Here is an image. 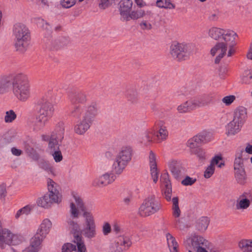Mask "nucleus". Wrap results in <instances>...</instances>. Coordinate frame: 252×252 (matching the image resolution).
Listing matches in <instances>:
<instances>
[{"mask_svg": "<svg viewBox=\"0 0 252 252\" xmlns=\"http://www.w3.org/2000/svg\"><path fill=\"white\" fill-rule=\"evenodd\" d=\"M245 153L244 148L242 146L238 147L235 153L234 161L244 162Z\"/></svg>", "mask_w": 252, "mask_h": 252, "instance_id": "37998d69", "label": "nucleus"}, {"mask_svg": "<svg viewBox=\"0 0 252 252\" xmlns=\"http://www.w3.org/2000/svg\"><path fill=\"white\" fill-rule=\"evenodd\" d=\"M169 168L173 176L176 179H179L185 175V169L180 162L176 160H171L168 163Z\"/></svg>", "mask_w": 252, "mask_h": 252, "instance_id": "a211bd4d", "label": "nucleus"}, {"mask_svg": "<svg viewBox=\"0 0 252 252\" xmlns=\"http://www.w3.org/2000/svg\"><path fill=\"white\" fill-rule=\"evenodd\" d=\"M201 107L209 105L214 100V96L212 94H206L201 97L198 98Z\"/></svg>", "mask_w": 252, "mask_h": 252, "instance_id": "e433bc0d", "label": "nucleus"}, {"mask_svg": "<svg viewBox=\"0 0 252 252\" xmlns=\"http://www.w3.org/2000/svg\"><path fill=\"white\" fill-rule=\"evenodd\" d=\"M166 238L169 251L178 250L179 245L175 238L169 233L166 234Z\"/></svg>", "mask_w": 252, "mask_h": 252, "instance_id": "2f4dec72", "label": "nucleus"}, {"mask_svg": "<svg viewBox=\"0 0 252 252\" xmlns=\"http://www.w3.org/2000/svg\"><path fill=\"white\" fill-rule=\"evenodd\" d=\"M150 171L153 182L156 183L158 179V171L157 167L150 168Z\"/></svg>", "mask_w": 252, "mask_h": 252, "instance_id": "0e129e2a", "label": "nucleus"}, {"mask_svg": "<svg viewBox=\"0 0 252 252\" xmlns=\"http://www.w3.org/2000/svg\"><path fill=\"white\" fill-rule=\"evenodd\" d=\"M234 172L245 170L244 162L234 161Z\"/></svg>", "mask_w": 252, "mask_h": 252, "instance_id": "4d7b16f0", "label": "nucleus"}, {"mask_svg": "<svg viewBox=\"0 0 252 252\" xmlns=\"http://www.w3.org/2000/svg\"><path fill=\"white\" fill-rule=\"evenodd\" d=\"M215 171V166H213L210 164L207 167L204 171V176L205 178H209L214 174Z\"/></svg>", "mask_w": 252, "mask_h": 252, "instance_id": "680f3d73", "label": "nucleus"}, {"mask_svg": "<svg viewBox=\"0 0 252 252\" xmlns=\"http://www.w3.org/2000/svg\"><path fill=\"white\" fill-rule=\"evenodd\" d=\"M75 244V245L69 243L64 244L62 247V252H72L74 250L77 251L76 248L77 246L76 244Z\"/></svg>", "mask_w": 252, "mask_h": 252, "instance_id": "3c124183", "label": "nucleus"}, {"mask_svg": "<svg viewBox=\"0 0 252 252\" xmlns=\"http://www.w3.org/2000/svg\"><path fill=\"white\" fill-rule=\"evenodd\" d=\"M224 33V29L215 27H212L208 31L209 36L215 40L219 39Z\"/></svg>", "mask_w": 252, "mask_h": 252, "instance_id": "c756f323", "label": "nucleus"}, {"mask_svg": "<svg viewBox=\"0 0 252 252\" xmlns=\"http://www.w3.org/2000/svg\"><path fill=\"white\" fill-rule=\"evenodd\" d=\"M247 118V109L243 106L237 107L234 111L232 120L226 126L227 135H234L238 133L241 130Z\"/></svg>", "mask_w": 252, "mask_h": 252, "instance_id": "20e7f679", "label": "nucleus"}, {"mask_svg": "<svg viewBox=\"0 0 252 252\" xmlns=\"http://www.w3.org/2000/svg\"><path fill=\"white\" fill-rule=\"evenodd\" d=\"M64 126L63 122H59L49 140L48 149L50 152L59 150L60 143L64 137Z\"/></svg>", "mask_w": 252, "mask_h": 252, "instance_id": "6e6552de", "label": "nucleus"}, {"mask_svg": "<svg viewBox=\"0 0 252 252\" xmlns=\"http://www.w3.org/2000/svg\"><path fill=\"white\" fill-rule=\"evenodd\" d=\"M238 247L242 252H252V239L240 240L238 243Z\"/></svg>", "mask_w": 252, "mask_h": 252, "instance_id": "bb28decb", "label": "nucleus"}, {"mask_svg": "<svg viewBox=\"0 0 252 252\" xmlns=\"http://www.w3.org/2000/svg\"><path fill=\"white\" fill-rule=\"evenodd\" d=\"M141 29L144 30H149L152 28V25L149 21L143 20L140 24Z\"/></svg>", "mask_w": 252, "mask_h": 252, "instance_id": "338daca9", "label": "nucleus"}, {"mask_svg": "<svg viewBox=\"0 0 252 252\" xmlns=\"http://www.w3.org/2000/svg\"><path fill=\"white\" fill-rule=\"evenodd\" d=\"M172 215L174 218V224L176 227H179L180 226L181 221L180 217L181 215V211L179 206V199L177 197H173L172 199Z\"/></svg>", "mask_w": 252, "mask_h": 252, "instance_id": "4be33fe9", "label": "nucleus"}, {"mask_svg": "<svg viewBox=\"0 0 252 252\" xmlns=\"http://www.w3.org/2000/svg\"><path fill=\"white\" fill-rule=\"evenodd\" d=\"M113 231L117 235L124 233V229L122 225L118 222H114L112 226Z\"/></svg>", "mask_w": 252, "mask_h": 252, "instance_id": "6e6d98bb", "label": "nucleus"}, {"mask_svg": "<svg viewBox=\"0 0 252 252\" xmlns=\"http://www.w3.org/2000/svg\"><path fill=\"white\" fill-rule=\"evenodd\" d=\"M112 231V228L110 224L107 222H105L103 224L102 227V232L104 235L106 236L108 235Z\"/></svg>", "mask_w": 252, "mask_h": 252, "instance_id": "e2e57ef3", "label": "nucleus"}, {"mask_svg": "<svg viewBox=\"0 0 252 252\" xmlns=\"http://www.w3.org/2000/svg\"><path fill=\"white\" fill-rule=\"evenodd\" d=\"M85 225H95L94 218L92 213L87 210L83 211Z\"/></svg>", "mask_w": 252, "mask_h": 252, "instance_id": "f704fd0d", "label": "nucleus"}, {"mask_svg": "<svg viewBox=\"0 0 252 252\" xmlns=\"http://www.w3.org/2000/svg\"><path fill=\"white\" fill-rule=\"evenodd\" d=\"M71 195L74 202H71L70 204V217L73 219H78L80 216V210L82 212L85 211L84 202L80 195L76 192L73 191Z\"/></svg>", "mask_w": 252, "mask_h": 252, "instance_id": "9b49d317", "label": "nucleus"}, {"mask_svg": "<svg viewBox=\"0 0 252 252\" xmlns=\"http://www.w3.org/2000/svg\"><path fill=\"white\" fill-rule=\"evenodd\" d=\"M237 36V33L233 31L224 30V33L222 35L224 41L222 42L228 46V52L227 54L228 57L232 56L236 51L235 46L236 44L235 39Z\"/></svg>", "mask_w": 252, "mask_h": 252, "instance_id": "ddd939ff", "label": "nucleus"}, {"mask_svg": "<svg viewBox=\"0 0 252 252\" xmlns=\"http://www.w3.org/2000/svg\"><path fill=\"white\" fill-rule=\"evenodd\" d=\"M11 83L13 94L18 100L24 102L30 97V86L26 75L23 73L16 74Z\"/></svg>", "mask_w": 252, "mask_h": 252, "instance_id": "f03ea898", "label": "nucleus"}, {"mask_svg": "<svg viewBox=\"0 0 252 252\" xmlns=\"http://www.w3.org/2000/svg\"><path fill=\"white\" fill-rule=\"evenodd\" d=\"M37 205L44 208H48L53 204L50 199V197L46 194L39 198L37 201Z\"/></svg>", "mask_w": 252, "mask_h": 252, "instance_id": "473e14b6", "label": "nucleus"}, {"mask_svg": "<svg viewBox=\"0 0 252 252\" xmlns=\"http://www.w3.org/2000/svg\"><path fill=\"white\" fill-rule=\"evenodd\" d=\"M47 187L48 192H60L61 189L59 186L50 178L47 179Z\"/></svg>", "mask_w": 252, "mask_h": 252, "instance_id": "79ce46f5", "label": "nucleus"}, {"mask_svg": "<svg viewBox=\"0 0 252 252\" xmlns=\"http://www.w3.org/2000/svg\"><path fill=\"white\" fill-rule=\"evenodd\" d=\"M168 135V132L166 127L163 126H160V127L156 134L158 142L165 140Z\"/></svg>", "mask_w": 252, "mask_h": 252, "instance_id": "72a5a7b5", "label": "nucleus"}, {"mask_svg": "<svg viewBox=\"0 0 252 252\" xmlns=\"http://www.w3.org/2000/svg\"><path fill=\"white\" fill-rule=\"evenodd\" d=\"M190 153L191 154L195 155L200 159H203L205 158V151L200 148H197L196 149H194L193 150L190 151Z\"/></svg>", "mask_w": 252, "mask_h": 252, "instance_id": "864d4df0", "label": "nucleus"}, {"mask_svg": "<svg viewBox=\"0 0 252 252\" xmlns=\"http://www.w3.org/2000/svg\"><path fill=\"white\" fill-rule=\"evenodd\" d=\"M149 159L150 168L157 167L156 155L152 151L150 152Z\"/></svg>", "mask_w": 252, "mask_h": 252, "instance_id": "bf43d9fd", "label": "nucleus"}, {"mask_svg": "<svg viewBox=\"0 0 252 252\" xmlns=\"http://www.w3.org/2000/svg\"><path fill=\"white\" fill-rule=\"evenodd\" d=\"M252 203V191L249 190L244 192L239 196L236 201V209L244 211L247 209Z\"/></svg>", "mask_w": 252, "mask_h": 252, "instance_id": "4468645a", "label": "nucleus"}, {"mask_svg": "<svg viewBox=\"0 0 252 252\" xmlns=\"http://www.w3.org/2000/svg\"><path fill=\"white\" fill-rule=\"evenodd\" d=\"M117 244L123 247L120 248L121 251H123L128 250L132 245V242L129 237L122 236L118 238Z\"/></svg>", "mask_w": 252, "mask_h": 252, "instance_id": "c85d7f7f", "label": "nucleus"}, {"mask_svg": "<svg viewBox=\"0 0 252 252\" xmlns=\"http://www.w3.org/2000/svg\"><path fill=\"white\" fill-rule=\"evenodd\" d=\"M210 223V220L206 217H202L198 219L195 223V228L200 232H204Z\"/></svg>", "mask_w": 252, "mask_h": 252, "instance_id": "a878e982", "label": "nucleus"}, {"mask_svg": "<svg viewBox=\"0 0 252 252\" xmlns=\"http://www.w3.org/2000/svg\"><path fill=\"white\" fill-rule=\"evenodd\" d=\"M243 83L250 84L252 83V68L245 70L241 77Z\"/></svg>", "mask_w": 252, "mask_h": 252, "instance_id": "a18cd8bd", "label": "nucleus"}, {"mask_svg": "<svg viewBox=\"0 0 252 252\" xmlns=\"http://www.w3.org/2000/svg\"><path fill=\"white\" fill-rule=\"evenodd\" d=\"M189 111L193 110L197 108L201 107L199 99L198 98H192L186 101Z\"/></svg>", "mask_w": 252, "mask_h": 252, "instance_id": "49530a36", "label": "nucleus"}, {"mask_svg": "<svg viewBox=\"0 0 252 252\" xmlns=\"http://www.w3.org/2000/svg\"><path fill=\"white\" fill-rule=\"evenodd\" d=\"M82 233L86 238H94L96 235V225H85Z\"/></svg>", "mask_w": 252, "mask_h": 252, "instance_id": "7c9ffc66", "label": "nucleus"}, {"mask_svg": "<svg viewBox=\"0 0 252 252\" xmlns=\"http://www.w3.org/2000/svg\"><path fill=\"white\" fill-rule=\"evenodd\" d=\"M97 113V105L95 102H92L85 107L82 118L93 123Z\"/></svg>", "mask_w": 252, "mask_h": 252, "instance_id": "6ab92c4d", "label": "nucleus"}, {"mask_svg": "<svg viewBox=\"0 0 252 252\" xmlns=\"http://www.w3.org/2000/svg\"><path fill=\"white\" fill-rule=\"evenodd\" d=\"M196 180L195 178L187 176L182 181V184L184 186H191L193 184Z\"/></svg>", "mask_w": 252, "mask_h": 252, "instance_id": "774afa93", "label": "nucleus"}, {"mask_svg": "<svg viewBox=\"0 0 252 252\" xmlns=\"http://www.w3.org/2000/svg\"><path fill=\"white\" fill-rule=\"evenodd\" d=\"M236 99V96L234 95H229L223 97L222 99V102L226 106L230 105Z\"/></svg>", "mask_w": 252, "mask_h": 252, "instance_id": "603ef678", "label": "nucleus"}, {"mask_svg": "<svg viewBox=\"0 0 252 252\" xmlns=\"http://www.w3.org/2000/svg\"><path fill=\"white\" fill-rule=\"evenodd\" d=\"M77 0H61V5L65 8H69L73 6Z\"/></svg>", "mask_w": 252, "mask_h": 252, "instance_id": "13d9d810", "label": "nucleus"}, {"mask_svg": "<svg viewBox=\"0 0 252 252\" xmlns=\"http://www.w3.org/2000/svg\"><path fill=\"white\" fill-rule=\"evenodd\" d=\"M67 222L68 228L73 234V242L77 246V252H87L86 248L81 234L79 225L71 219H68Z\"/></svg>", "mask_w": 252, "mask_h": 252, "instance_id": "1a4fd4ad", "label": "nucleus"}, {"mask_svg": "<svg viewBox=\"0 0 252 252\" xmlns=\"http://www.w3.org/2000/svg\"><path fill=\"white\" fill-rule=\"evenodd\" d=\"M160 182L161 186L164 190L165 198L167 201L171 200L172 188L169 175L167 173L161 175Z\"/></svg>", "mask_w": 252, "mask_h": 252, "instance_id": "f3484780", "label": "nucleus"}, {"mask_svg": "<svg viewBox=\"0 0 252 252\" xmlns=\"http://www.w3.org/2000/svg\"><path fill=\"white\" fill-rule=\"evenodd\" d=\"M52 227V223L49 219H44L40 224L37 231L36 234L45 238L49 234Z\"/></svg>", "mask_w": 252, "mask_h": 252, "instance_id": "aec40b11", "label": "nucleus"}, {"mask_svg": "<svg viewBox=\"0 0 252 252\" xmlns=\"http://www.w3.org/2000/svg\"><path fill=\"white\" fill-rule=\"evenodd\" d=\"M122 203L126 206H129L132 201L133 195L131 191L127 189H124L120 193Z\"/></svg>", "mask_w": 252, "mask_h": 252, "instance_id": "393cba45", "label": "nucleus"}, {"mask_svg": "<svg viewBox=\"0 0 252 252\" xmlns=\"http://www.w3.org/2000/svg\"><path fill=\"white\" fill-rule=\"evenodd\" d=\"M184 245L187 249L192 247L196 252H219L211 242L198 235L186 237L184 241Z\"/></svg>", "mask_w": 252, "mask_h": 252, "instance_id": "7ed1b4c3", "label": "nucleus"}, {"mask_svg": "<svg viewBox=\"0 0 252 252\" xmlns=\"http://www.w3.org/2000/svg\"><path fill=\"white\" fill-rule=\"evenodd\" d=\"M228 52V46L224 43L220 42L217 43L211 49L210 53L212 56H216L215 62L216 63H218L225 55L227 56Z\"/></svg>", "mask_w": 252, "mask_h": 252, "instance_id": "dca6fc26", "label": "nucleus"}, {"mask_svg": "<svg viewBox=\"0 0 252 252\" xmlns=\"http://www.w3.org/2000/svg\"><path fill=\"white\" fill-rule=\"evenodd\" d=\"M53 157L54 159L56 162H60L63 159V156L61 152L59 150H56L50 153Z\"/></svg>", "mask_w": 252, "mask_h": 252, "instance_id": "052dcab7", "label": "nucleus"}, {"mask_svg": "<svg viewBox=\"0 0 252 252\" xmlns=\"http://www.w3.org/2000/svg\"><path fill=\"white\" fill-rule=\"evenodd\" d=\"M160 209V203L154 194L145 198L138 209V214L142 217H149L158 212Z\"/></svg>", "mask_w": 252, "mask_h": 252, "instance_id": "0eeeda50", "label": "nucleus"}, {"mask_svg": "<svg viewBox=\"0 0 252 252\" xmlns=\"http://www.w3.org/2000/svg\"><path fill=\"white\" fill-rule=\"evenodd\" d=\"M68 97L73 104L83 103L86 101L87 96L85 92L73 90L68 93Z\"/></svg>", "mask_w": 252, "mask_h": 252, "instance_id": "412c9836", "label": "nucleus"}, {"mask_svg": "<svg viewBox=\"0 0 252 252\" xmlns=\"http://www.w3.org/2000/svg\"><path fill=\"white\" fill-rule=\"evenodd\" d=\"M39 167L46 171L48 174L55 176V169L46 161H42L39 164Z\"/></svg>", "mask_w": 252, "mask_h": 252, "instance_id": "de8ad7c7", "label": "nucleus"}, {"mask_svg": "<svg viewBox=\"0 0 252 252\" xmlns=\"http://www.w3.org/2000/svg\"><path fill=\"white\" fill-rule=\"evenodd\" d=\"M12 83L6 77H0V95L9 92L11 88Z\"/></svg>", "mask_w": 252, "mask_h": 252, "instance_id": "cd10ccee", "label": "nucleus"}, {"mask_svg": "<svg viewBox=\"0 0 252 252\" xmlns=\"http://www.w3.org/2000/svg\"><path fill=\"white\" fill-rule=\"evenodd\" d=\"M81 113V108L79 105H75L71 111V114L74 117H79Z\"/></svg>", "mask_w": 252, "mask_h": 252, "instance_id": "69168bd1", "label": "nucleus"}, {"mask_svg": "<svg viewBox=\"0 0 252 252\" xmlns=\"http://www.w3.org/2000/svg\"><path fill=\"white\" fill-rule=\"evenodd\" d=\"M120 11L122 18H127V14L132 7V2L131 0H122L120 3Z\"/></svg>", "mask_w": 252, "mask_h": 252, "instance_id": "b1692460", "label": "nucleus"}, {"mask_svg": "<svg viewBox=\"0 0 252 252\" xmlns=\"http://www.w3.org/2000/svg\"><path fill=\"white\" fill-rule=\"evenodd\" d=\"M38 113L29 119V124L32 130L37 132L43 129L54 112L53 105L45 97L38 102Z\"/></svg>", "mask_w": 252, "mask_h": 252, "instance_id": "f257e3e1", "label": "nucleus"}, {"mask_svg": "<svg viewBox=\"0 0 252 252\" xmlns=\"http://www.w3.org/2000/svg\"><path fill=\"white\" fill-rule=\"evenodd\" d=\"M92 123L82 118L74 125V131L79 135H83L90 128Z\"/></svg>", "mask_w": 252, "mask_h": 252, "instance_id": "5701e85b", "label": "nucleus"}, {"mask_svg": "<svg viewBox=\"0 0 252 252\" xmlns=\"http://www.w3.org/2000/svg\"><path fill=\"white\" fill-rule=\"evenodd\" d=\"M234 177L237 183L244 185L247 180V175L245 170L234 172Z\"/></svg>", "mask_w": 252, "mask_h": 252, "instance_id": "4c0bfd02", "label": "nucleus"}, {"mask_svg": "<svg viewBox=\"0 0 252 252\" xmlns=\"http://www.w3.org/2000/svg\"><path fill=\"white\" fill-rule=\"evenodd\" d=\"M46 194L49 195L52 203H59L62 200V195L60 192H49Z\"/></svg>", "mask_w": 252, "mask_h": 252, "instance_id": "8fccbe9b", "label": "nucleus"}, {"mask_svg": "<svg viewBox=\"0 0 252 252\" xmlns=\"http://www.w3.org/2000/svg\"><path fill=\"white\" fill-rule=\"evenodd\" d=\"M22 242V238L16 234H14L9 230L4 228L0 232V246L3 247L4 244L8 245H17Z\"/></svg>", "mask_w": 252, "mask_h": 252, "instance_id": "f8f14e48", "label": "nucleus"}, {"mask_svg": "<svg viewBox=\"0 0 252 252\" xmlns=\"http://www.w3.org/2000/svg\"><path fill=\"white\" fill-rule=\"evenodd\" d=\"M44 239V238H42V237H40L39 235L37 237L34 236L32 237L31 240L29 247H32V248H34L37 250V252H38L39 250V247Z\"/></svg>", "mask_w": 252, "mask_h": 252, "instance_id": "c03bdc74", "label": "nucleus"}, {"mask_svg": "<svg viewBox=\"0 0 252 252\" xmlns=\"http://www.w3.org/2000/svg\"><path fill=\"white\" fill-rule=\"evenodd\" d=\"M17 118V115L13 110H9L5 112L4 122L6 123H12Z\"/></svg>", "mask_w": 252, "mask_h": 252, "instance_id": "09e8293b", "label": "nucleus"}, {"mask_svg": "<svg viewBox=\"0 0 252 252\" xmlns=\"http://www.w3.org/2000/svg\"><path fill=\"white\" fill-rule=\"evenodd\" d=\"M157 6L159 8L165 9H174L175 5L171 2L170 0H157Z\"/></svg>", "mask_w": 252, "mask_h": 252, "instance_id": "58836bf2", "label": "nucleus"}, {"mask_svg": "<svg viewBox=\"0 0 252 252\" xmlns=\"http://www.w3.org/2000/svg\"><path fill=\"white\" fill-rule=\"evenodd\" d=\"M133 150L130 146L123 147L117 156L113 164V170L117 174H121L128 163L131 161Z\"/></svg>", "mask_w": 252, "mask_h": 252, "instance_id": "423d86ee", "label": "nucleus"}, {"mask_svg": "<svg viewBox=\"0 0 252 252\" xmlns=\"http://www.w3.org/2000/svg\"><path fill=\"white\" fill-rule=\"evenodd\" d=\"M145 15V11L142 10L137 11H133L127 14V18H123L124 20L129 21L130 19H137L143 17Z\"/></svg>", "mask_w": 252, "mask_h": 252, "instance_id": "c9c22d12", "label": "nucleus"}, {"mask_svg": "<svg viewBox=\"0 0 252 252\" xmlns=\"http://www.w3.org/2000/svg\"><path fill=\"white\" fill-rule=\"evenodd\" d=\"M153 134L154 131L152 129L145 131L142 134L141 142L146 145L150 144L152 141Z\"/></svg>", "mask_w": 252, "mask_h": 252, "instance_id": "ea45409f", "label": "nucleus"}, {"mask_svg": "<svg viewBox=\"0 0 252 252\" xmlns=\"http://www.w3.org/2000/svg\"><path fill=\"white\" fill-rule=\"evenodd\" d=\"M13 34L16 39L17 50L21 52H25L30 46V35L28 29L24 24H16L14 27Z\"/></svg>", "mask_w": 252, "mask_h": 252, "instance_id": "39448f33", "label": "nucleus"}, {"mask_svg": "<svg viewBox=\"0 0 252 252\" xmlns=\"http://www.w3.org/2000/svg\"><path fill=\"white\" fill-rule=\"evenodd\" d=\"M191 52L190 47L183 44H172L170 47V54L178 61L185 60Z\"/></svg>", "mask_w": 252, "mask_h": 252, "instance_id": "9d476101", "label": "nucleus"}, {"mask_svg": "<svg viewBox=\"0 0 252 252\" xmlns=\"http://www.w3.org/2000/svg\"><path fill=\"white\" fill-rule=\"evenodd\" d=\"M116 179L113 173H105L94 179L92 182L93 186L96 188H103L112 184Z\"/></svg>", "mask_w": 252, "mask_h": 252, "instance_id": "2eb2a0df", "label": "nucleus"}, {"mask_svg": "<svg viewBox=\"0 0 252 252\" xmlns=\"http://www.w3.org/2000/svg\"><path fill=\"white\" fill-rule=\"evenodd\" d=\"M220 160H222V157L221 156H216L212 159L210 165L213 166H215V165H217L219 167L221 168L224 166V164L222 162L220 163Z\"/></svg>", "mask_w": 252, "mask_h": 252, "instance_id": "5fc2aeb1", "label": "nucleus"}, {"mask_svg": "<svg viewBox=\"0 0 252 252\" xmlns=\"http://www.w3.org/2000/svg\"><path fill=\"white\" fill-rule=\"evenodd\" d=\"M207 134L206 133H202L197 134L192 138V141L196 142L199 146L202 143H205L210 141L207 139Z\"/></svg>", "mask_w": 252, "mask_h": 252, "instance_id": "a19ab883", "label": "nucleus"}]
</instances>
